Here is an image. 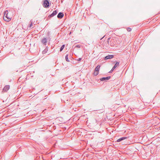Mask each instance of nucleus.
<instances>
[{
	"mask_svg": "<svg viewBox=\"0 0 160 160\" xmlns=\"http://www.w3.org/2000/svg\"><path fill=\"white\" fill-rule=\"evenodd\" d=\"M43 6L44 8H48L50 6L49 2L48 0H44L43 1Z\"/></svg>",
	"mask_w": 160,
	"mask_h": 160,
	"instance_id": "f257e3e1",
	"label": "nucleus"
},
{
	"mask_svg": "<svg viewBox=\"0 0 160 160\" xmlns=\"http://www.w3.org/2000/svg\"><path fill=\"white\" fill-rule=\"evenodd\" d=\"M119 62H116L114 66L112 67V69L111 71H110L109 72L111 73L114 70V69L119 65Z\"/></svg>",
	"mask_w": 160,
	"mask_h": 160,
	"instance_id": "f03ea898",
	"label": "nucleus"
},
{
	"mask_svg": "<svg viewBox=\"0 0 160 160\" xmlns=\"http://www.w3.org/2000/svg\"><path fill=\"white\" fill-rule=\"evenodd\" d=\"M3 19L4 21L7 22H9L11 19V18L8 16V14L4 15Z\"/></svg>",
	"mask_w": 160,
	"mask_h": 160,
	"instance_id": "7ed1b4c3",
	"label": "nucleus"
},
{
	"mask_svg": "<svg viewBox=\"0 0 160 160\" xmlns=\"http://www.w3.org/2000/svg\"><path fill=\"white\" fill-rule=\"evenodd\" d=\"M57 13V11L56 10H54L53 11L52 13L50 15H49L48 17V18L49 19L51 17H53L54 16L56 15Z\"/></svg>",
	"mask_w": 160,
	"mask_h": 160,
	"instance_id": "20e7f679",
	"label": "nucleus"
},
{
	"mask_svg": "<svg viewBox=\"0 0 160 160\" xmlns=\"http://www.w3.org/2000/svg\"><path fill=\"white\" fill-rule=\"evenodd\" d=\"M114 57V55H108L106 56L104 58V60H106L107 59L113 58Z\"/></svg>",
	"mask_w": 160,
	"mask_h": 160,
	"instance_id": "39448f33",
	"label": "nucleus"
},
{
	"mask_svg": "<svg viewBox=\"0 0 160 160\" xmlns=\"http://www.w3.org/2000/svg\"><path fill=\"white\" fill-rule=\"evenodd\" d=\"M47 39L46 38H43L41 40V43L44 45H46L47 42Z\"/></svg>",
	"mask_w": 160,
	"mask_h": 160,
	"instance_id": "423d86ee",
	"label": "nucleus"
},
{
	"mask_svg": "<svg viewBox=\"0 0 160 160\" xmlns=\"http://www.w3.org/2000/svg\"><path fill=\"white\" fill-rule=\"evenodd\" d=\"M111 78V76H108L106 77H103L100 79L101 81H103L109 79Z\"/></svg>",
	"mask_w": 160,
	"mask_h": 160,
	"instance_id": "0eeeda50",
	"label": "nucleus"
},
{
	"mask_svg": "<svg viewBox=\"0 0 160 160\" xmlns=\"http://www.w3.org/2000/svg\"><path fill=\"white\" fill-rule=\"evenodd\" d=\"M10 88V86L7 85L4 86L3 88V91L4 92H7Z\"/></svg>",
	"mask_w": 160,
	"mask_h": 160,
	"instance_id": "6e6552de",
	"label": "nucleus"
},
{
	"mask_svg": "<svg viewBox=\"0 0 160 160\" xmlns=\"http://www.w3.org/2000/svg\"><path fill=\"white\" fill-rule=\"evenodd\" d=\"M64 16V14L63 12H60L57 15V17L58 18L61 19Z\"/></svg>",
	"mask_w": 160,
	"mask_h": 160,
	"instance_id": "1a4fd4ad",
	"label": "nucleus"
},
{
	"mask_svg": "<svg viewBox=\"0 0 160 160\" xmlns=\"http://www.w3.org/2000/svg\"><path fill=\"white\" fill-rule=\"evenodd\" d=\"M127 137H122L118 139L117 140V142H119L123 140L127 139Z\"/></svg>",
	"mask_w": 160,
	"mask_h": 160,
	"instance_id": "9d476101",
	"label": "nucleus"
},
{
	"mask_svg": "<svg viewBox=\"0 0 160 160\" xmlns=\"http://www.w3.org/2000/svg\"><path fill=\"white\" fill-rule=\"evenodd\" d=\"M48 50V46H47L46 48L43 50L42 52V54H45L46 52H47V51Z\"/></svg>",
	"mask_w": 160,
	"mask_h": 160,
	"instance_id": "9b49d317",
	"label": "nucleus"
},
{
	"mask_svg": "<svg viewBox=\"0 0 160 160\" xmlns=\"http://www.w3.org/2000/svg\"><path fill=\"white\" fill-rule=\"evenodd\" d=\"M100 67V66L99 65H98L96 67L95 70V71L99 72Z\"/></svg>",
	"mask_w": 160,
	"mask_h": 160,
	"instance_id": "f8f14e48",
	"label": "nucleus"
},
{
	"mask_svg": "<svg viewBox=\"0 0 160 160\" xmlns=\"http://www.w3.org/2000/svg\"><path fill=\"white\" fill-rule=\"evenodd\" d=\"M46 35H47V38H48V39H49L50 40V32L48 31V32L47 33Z\"/></svg>",
	"mask_w": 160,
	"mask_h": 160,
	"instance_id": "ddd939ff",
	"label": "nucleus"
},
{
	"mask_svg": "<svg viewBox=\"0 0 160 160\" xmlns=\"http://www.w3.org/2000/svg\"><path fill=\"white\" fill-rule=\"evenodd\" d=\"M30 22L31 23V24L28 26V27H29V28H31V27L32 26V22L33 21L32 20H31L30 21Z\"/></svg>",
	"mask_w": 160,
	"mask_h": 160,
	"instance_id": "4468645a",
	"label": "nucleus"
},
{
	"mask_svg": "<svg viewBox=\"0 0 160 160\" xmlns=\"http://www.w3.org/2000/svg\"><path fill=\"white\" fill-rule=\"evenodd\" d=\"M65 46V44H63V45L62 46V47L60 48V52H61L63 50V49L64 48Z\"/></svg>",
	"mask_w": 160,
	"mask_h": 160,
	"instance_id": "2eb2a0df",
	"label": "nucleus"
},
{
	"mask_svg": "<svg viewBox=\"0 0 160 160\" xmlns=\"http://www.w3.org/2000/svg\"><path fill=\"white\" fill-rule=\"evenodd\" d=\"M68 55L67 54L65 56L66 60L67 62H69L70 61L68 59Z\"/></svg>",
	"mask_w": 160,
	"mask_h": 160,
	"instance_id": "dca6fc26",
	"label": "nucleus"
},
{
	"mask_svg": "<svg viewBox=\"0 0 160 160\" xmlns=\"http://www.w3.org/2000/svg\"><path fill=\"white\" fill-rule=\"evenodd\" d=\"M98 74V72L95 71L94 70V72L93 73V75L95 76L97 75Z\"/></svg>",
	"mask_w": 160,
	"mask_h": 160,
	"instance_id": "f3484780",
	"label": "nucleus"
},
{
	"mask_svg": "<svg viewBox=\"0 0 160 160\" xmlns=\"http://www.w3.org/2000/svg\"><path fill=\"white\" fill-rule=\"evenodd\" d=\"M8 10L5 11L4 12V15H8Z\"/></svg>",
	"mask_w": 160,
	"mask_h": 160,
	"instance_id": "a211bd4d",
	"label": "nucleus"
},
{
	"mask_svg": "<svg viewBox=\"0 0 160 160\" xmlns=\"http://www.w3.org/2000/svg\"><path fill=\"white\" fill-rule=\"evenodd\" d=\"M127 30L128 31V32H130L132 30V29L131 28H127Z\"/></svg>",
	"mask_w": 160,
	"mask_h": 160,
	"instance_id": "6ab92c4d",
	"label": "nucleus"
},
{
	"mask_svg": "<svg viewBox=\"0 0 160 160\" xmlns=\"http://www.w3.org/2000/svg\"><path fill=\"white\" fill-rule=\"evenodd\" d=\"M75 47L78 48H80L81 47V46L80 45H77L75 46Z\"/></svg>",
	"mask_w": 160,
	"mask_h": 160,
	"instance_id": "aec40b11",
	"label": "nucleus"
},
{
	"mask_svg": "<svg viewBox=\"0 0 160 160\" xmlns=\"http://www.w3.org/2000/svg\"><path fill=\"white\" fill-rule=\"evenodd\" d=\"M110 38H108V39L107 43H108V44H109V40H110Z\"/></svg>",
	"mask_w": 160,
	"mask_h": 160,
	"instance_id": "412c9836",
	"label": "nucleus"
},
{
	"mask_svg": "<svg viewBox=\"0 0 160 160\" xmlns=\"http://www.w3.org/2000/svg\"><path fill=\"white\" fill-rule=\"evenodd\" d=\"M82 59L81 58H79L77 59V61H81Z\"/></svg>",
	"mask_w": 160,
	"mask_h": 160,
	"instance_id": "4be33fe9",
	"label": "nucleus"
},
{
	"mask_svg": "<svg viewBox=\"0 0 160 160\" xmlns=\"http://www.w3.org/2000/svg\"><path fill=\"white\" fill-rule=\"evenodd\" d=\"M102 111H101L100 110H98L97 111V112L98 113H101L102 112Z\"/></svg>",
	"mask_w": 160,
	"mask_h": 160,
	"instance_id": "5701e85b",
	"label": "nucleus"
},
{
	"mask_svg": "<svg viewBox=\"0 0 160 160\" xmlns=\"http://www.w3.org/2000/svg\"><path fill=\"white\" fill-rule=\"evenodd\" d=\"M104 37V36L103 37H102V38H101V40Z\"/></svg>",
	"mask_w": 160,
	"mask_h": 160,
	"instance_id": "b1692460",
	"label": "nucleus"
},
{
	"mask_svg": "<svg viewBox=\"0 0 160 160\" xmlns=\"http://www.w3.org/2000/svg\"><path fill=\"white\" fill-rule=\"evenodd\" d=\"M111 46H112V44H111Z\"/></svg>",
	"mask_w": 160,
	"mask_h": 160,
	"instance_id": "393cba45",
	"label": "nucleus"
},
{
	"mask_svg": "<svg viewBox=\"0 0 160 160\" xmlns=\"http://www.w3.org/2000/svg\"><path fill=\"white\" fill-rule=\"evenodd\" d=\"M111 46H112V44H111Z\"/></svg>",
	"mask_w": 160,
	"mask_h": 160,
	"instance_id": "a878e982",
	"label": "nucleus"
},
{
	"mask_svg": "<svg viewBox=\"0 0 160 160\" xmlns=\"http://www.w3.org/2000/svg\"><path fill=\"white\" fill-rule=\"evenodd\" d=\"M43 1H44V0H43Z\"/></svg>",
	"mask_w": 160,
	"mask_h": 160,
	"instance_id": "bb28decb",
	"label": "nucleus"
}]
</instances>
